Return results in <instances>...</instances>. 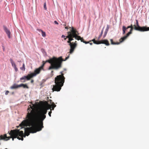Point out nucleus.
Masks as SVG:
<instances>
[{
    "label": "nucleus",
    "mask_w": 149,
    "mask_h": 149,
    "mask_svg": "<svg viewBox=\"0 0 149 149\" xmlns=\"http://www.w3.org/2000/svg\"><path fill=\"white\" fill-rule=\"evenodd\" d=\"M20 69L23 71H24L25 70V65L24 63L23 64L22 67L20 68Z\"/></svg>",
    "instance_id": "22"
},
{
    "label": "nucleus",
    "mask_w": 149,
    "mask_h": 149,
    "mask_svg": "<svg viewBox=\"0 0 149 149\" xmlns=\"http://www.w3.org/2000/svg\"><path fill=\"white\" fill-rule=\"evenodd\" d=\"M63 25L64 26H65V24H63Z\"/></svg>",
    "instance_id": "43"
},
{
    "label": "nucleus",
    "mask_w": 149,
    "mask_h": 149,
    "mask_svg": "<svg viewBox=\"0 0 149 149\" xmlns=\"http://www.w3.org/2000/svg\"><path fill=\"white\" fill-rule=\"evenodd\" d=\"M70 46V49L69 53L70 54H72L73 52L77 46L76 45V44L73 43V42H72V43Z\"/></svg>",
    "instance_id": "11"
},
{
    "label": "nucleus",
    "mask_w": 149,
    "mask_h": 149,
    "mask_svg": "<svg viewBox=\"0 0 149 149\" xmlns=\"http://www.w3.org/2000/svg\"><path fill=\"white\" fill-rule=\"evenodd\" d=\"M67 38H66V36L65 37V38H64V40H65Z\"/></svg>",
    "instance_id": "39"
},
{
    "label": "nucleus",
    "mask_w": 149,
    "mask_h": 149,
    "mask_svg": "<svg viewBox=\"0 0 149 149\" xmlns=\"http://www.w3.org/2000/svg\"><path fill=\"white\" fill-rule=\"evenodd\" d=\"M66 36H65V35H63L61 36V38H65Z\"/></svg>",
    "instance_id": "32"
},
{
    "label": "nucleus",
    "mask_w": 149,
    "mask_h": 149,
    "mask_svg": "<svg viewBox=\"0 0 149 149\" xmlns=\"http://www.w3.org/2000/svg\"><path fill=\"white\" fill-rule=\"evenodd\" d=\"M53 72V71H51V72H52V73Z\"/></svg>",
    "instance_id": "42"
},
{
    "label": "nucleus",
    "mask_w": 149,
    "mask_h": 149,
    "mask_svg": "<svg viewBox=\"0 0 149 149\" xmlns=\"http://www.w3.org/2000/svg\"><path fill=\"white\" fill-rule=\"evenodd\" d=\"M19 85H17L16 84H14L13 86H11L10 87L11 89H13L17 88L20 87Z\"/></svg>",
    "instance_id": "17"
},
{
    "label": "nucleus",
    "mask_w": 149,
    "mask_h": 149,
    "mask_svg": "<svg viewBox=\"0 0 149 149\" xmlns=\"http://www.w3.org/2000/svg\"><path fill=\"white\" fill-rule=\"evenodd\" d=\"M42 69H43L42 68H40V67L39 68L36 69L34 70V72L31 73L30 74L32 78L36 76L37 74H39L41 70Z\"/></svg>",
    "instance_id": "8"
},
{
    "label": "nucleus",
    "mask_w": 149,
    "mask_h": 149,
    "mask_svg": "<svg viewBox=\"0 0 149 149\" xmlns=\"http://www.w3.org/2000/svg\"><path fill=\"white\" fill-rule=\"evenodd\" d=\"M48 102L45 101L41 103L39 109L36 110L33 109L32 106L31 105V108H29V111L28 113L29 119L31 121H34L36 119L43 125V121L46 118V114L47 110L51 108Z\"/></svg>",
    "instance_id": "1"
},
{
    "label": "nucleus",
    "mask_w": 149,
    "mask_h": 149,
    "mask_svg": "<svg viewBox=\"0 0 149 149\" xmlns=\"http://www.w3.org/2000/svg\"><path fill=\"white\" fill-rule=\"evenodd\" d=\"M103 29H102V30L101 31V34L102 35V34H103Z\"/></svg>",
    "instance_id": "35"
},
{
    "label": "nucleus",
    "mask_w": 149,
    "mask_h": 149,
    "mask_svg": "<svg viewBox=\"0 0 149 149\" xmlns=\"http://www.w3.org/2000/svg\"><path fill=\"white\" fill-rule=\"evenodd\" d=\"M100 41H97L95 40L94 42V43L96 44H100Z\"/></svg>",
    "instance_id": "23"
},
{
    "label": "nucleus",
    "mask_w": 149,
    "mask_h": 149,
    "mask_svg": "<svg viewBox=\"0 0 149 149\" xmlns=\"http://www.w3.org/2000/svg\"><path fill=\"white\" fill-rule=\"evenodd\" d=\"M109 29V26L108 25H107V27L105 29V31L108 32Z\"/></svg>",
    "instance_id": "24"
},
{
    "label": "nucleus",
    "mask_w": 149,
    "mask_h": 149,
    "mask_svg": "<svg viewBox=\"0 0 149 149\" xmlns=\"http://www.w3.org/2000/svg\"><path fill=\"white\" fill-rule=\"evenodd\" d=\"M74 28L73 27L71 28V30L70 31L68 32L67 33L68 36H66V38H68V40L67 42L68 43L70 46L72 43L71 41L73 40V38H75Z\"/></svg>",
    "instance_id": "6"
},
{
    "label": "nucleus",
    "mask_w": 149,
    "mask_h": 149,
    "mask_svg": "<svg viewBox=\"0 0 149 149\" xmlns=\"http://www.w3.org/2000/svg\"><path fill=\"white\" fill-rule=\"evenodd\" d=\"M102 34H100V35H99V38H100L101 37V36H102Z\"/></svg>",
    "instance_id": "38"
},
{
    "label": "nucleus",
    "mask_w": 149,
    "mask_h": 149,
    "mask_svg": "<svg viewBox=\"0 0 149 149\" xmlns=\"http://www.w3.org/2000/svg\"><path fill=\"white\" fill-rule=\"evenodd\" d=\"M73 43H75V44H76V45L77 46V42L76 41H75L74 42H73Z\"/></svg>",
    "instance_id": "37"
},
{
    "label": "nucleus",
    "mask_w": 149,
    "mask_h": 149,
    "mask_svg": "<svg viewBox=\"0 0 149 149\" xmlns=\"http://www.w3.org/2000/svg\"><path fill=\"white\" fill-rule=\"evenodd\" d=\"M89 42V43L90 44V45H92V43H91L90 42H90V41Z\"/></svg>",
    "instance_id": "40"
},
{
    "label": "nucleus",
    "mask_w": 149,
    "mask_h": 149,
    "mask_svg": "<svg viewBox=\"0 0 149 149\" xmlns=\"http://www.w3.org/2000/svg\"><path fill=\"white\" fill-rule=\"evenodd\" d=\"M27 113L25 118V119L23 120L20 125L23 126H29V127L24 128L25 130L23 137H25L26 136H28L30 133H35L37 132L41 131L43 128V126L35 119L34 121H31L29 119Z\"/></svg>",
    "instance_id": "2"
},
{
    "label": "nucleus",
    "mask_w": 149,
    "mask_h": 149,
    "mask_svg": "<svg viewBox=\"0 0 149 149\" xmlns=\"http://www.w3.org/2000/svg\"><path fill=\"white\" fill-rule=\"evenodd\" d=\"M1 143H0V145H1Z\"/></svg>",
    "instance_id": "45"
},
{
    "label": "nucleus",
    "mask_w": 149,
    "mask_h": 149,
    "mask_svg": "<svg viewBox=\"0 0 149 149\" xmlns=\"http://www.w3.org/2000/svg\"><path fill=\"white\" fill-rule=\"evenodd\" d=\"M69 57V56L66 57L65 59L63 60L62 56H60L58 58H56L55 57L50 58L46 61H43L42 65L40 66V68L43 69V67L45 64L47 62H48L51 64V65L49 67L48 69L58 70L62 67V63L63 61H65L67 60Z\"/></svg>",
    "instance_id": "3"
},
{
    "label": "nucleus",
    "mask_w": 149,
    "mask_h": 149,
    "mask_svg": "<svg viewBox=\"0 0 149 149\" xmlns=\"http://www.w3.org/2000/svg\"><path fill=\"white\" fill-rule=\"evenodd\" d=\"M54 23L55 24H58V23L56 21H54Z\"/></svg>",
    "instance_id": "30"
},
{
    "label": "nucleus",
    "mask_w": 149,
    "mask_h": 149,
    "mask_svg": "<svg viewBox=\"0 0 149 149\" xmlns=\"http://www.w3.org/2000/svg\"><path fill=\"white\" fill-rule=\"evenodd\" d=\"M75 34V39L79 40H80L81 42H84V40L83 38H81L80 36H79L78 35L79 34L78 32L77 31V30L74 29Z\"/></svg>",
    "instance_id": "10"
},
{
    "label": "nucleus",
    "mask_w": 149,
    "mask_h": 149,
    "mask_svg": "<svg viewBox=\"0 0 149 149\" xmlns=\"http://www.w3.org/2000/svg\"><path fill=\"white\" fill-rule=\"evenodd\" d=\"M38 30L39 31H41L42 33V35L43 37H45L46 36V33L45 32L43 31L41 29H38Z\"/></svg>",
    "instance_id": "21"
},
{
    "label": "nucleus",
    "mask_w": 149,
    "mask_h": 149,
    "mask_svg": "<svg viewBox=\"0 0 149 149\" xmlns=\"http://www.w3.org/2000/svg\"><path fill=\"white\" fill-rule=\"evenodd\" d=\"M95 40V39H93L92 40H91L90 41V42L93 41V42L94 43V42Z\"/></svg>",
    "instance_id": "31"
},
{
    "label": "nucleus",
    "mask_w": 149,
    "mask_h": 149,
    "mask_svg": "<svg viewBox=\"0 0 149 149\" xmlns=\"http://www.w3.org/2000/svg\"><path fill=\"white\" fill-rule=\"evenodd\" d=\"M10 62L12 64V66L14 67V69L16 72H17L18 71V69L17 68L16 65L15 63L14 62L12 59H11L10 60Z\"/></svg>",
    "instance_id": "16"
},
{
    "label": "nucleus",
    "mask_w": 149,
    "mask_h": 149,
    "mask_svg": "<svg viewBox=\"0 0 149 149\" xmlns=\"http://www.w3.org/2000/svg\"><path fill=\"white\" fill-rule=\"evenodd\" d=\"M65 29H68V27H67V26L65 27Z\"/></svg>",
    "instance_id": "41"
},
{
    "label": "nucleus",
    "mask_w": 149,
    "mask_h": 149,
    "mask_svg": "<svg viewBox=\"0 0 149 149\" xmlns=\"http://www.w3.org/2000/svg\"><path fill=\"white\" fill-rule=\"evenodd\" d=\"M33 82H34V81H33V79H32V80H31V83H33Z\"/></svg>",
    "instance_id": "36"
},
{
    "label": "nucleus",
    "mask_w": 149,
    "mask_h": 149,
    "mask_svg": "<svg viewBox=\"0 0 149 149\" xmlns=\"http://www.w3.org/2000/svg\"><path fill=\"white\" fill-rule=\"evenodd\" d=\"M63 72H61V75L57 76L55 79V84L53 86L52 90L53 91H59L61 88L63 86L65 81V77L64 76Z\"/></svg>",
    "instance_id": "5"
},
{
    "label": "nucleus",
    "mask_w": 149,
    "mask_h": 149,
    "mask_svg": "<svg viewBox=\"0 0 149 149\" xmlns=\"http://www.w3.org/2000/svg\"><path fill=\"white\" fill-rule=\"evenodd\" d=\"M103 29H102V30L101 31V34L102 35V34H103Z\"/></svg>",
    "instance_id": "34"
},
{
    "label": "nucleus",
    "mask_w": 149,
    "mask_h": 149,
    "mask_svg": "<svg viewBox=\"0 0 149 149\" xmlns=\"http://www.w3.org/2000/svg\"><path fill=\"white\" fill-rule=\"evenodd\" d=\"M20 87H23L24 88H28L29 87L27 86V85L26 84H21L19 85Z\"/></svg>",
    "instance_id": "20"
},
{
    "label": "nucleus",
    "mask_w": 149,
    "mask_h": 149,
    "mask_svg": "<svg viewBox=\"0 0 149 149\" xmlns=\"http://www.w3.org/2000/svg\"><path fill=\"white\" fill-rule=\"evenodd\" d=\"M110 40V41L111 42V44H112V45H118V44H120V42H113V40L112 39H111Z\"/></svg>",
    "instance_id": "19"
},
{
    "label": "nucleus",
    "mask_w": 149,
    "mask_h": 149,
    "mask_svg": "<svg viewBox=\"0 0 149 149\" xmlns=\"http://www.w3.org/2000/svg\"><path fill=\"white\" fill-rule=\"evenodd\" d=\"M10 136L7 137L6 134H5L4 136L1 135L0 136V140L5 139L6 141L9 140L10 138H12V140H14V139L17 138L19 140H21L23 141L24 139L23 136L24 135L23 131H19V130H11L9 133Z\"/></svg>",
    "instance_id": "4"
},
{
    "label": "nucleus",
    "mask_w": 149,
    "mask_h": 149,
    "mask_svg": "<svg viewBox=\"0 0 149 149\" xmlns=\"http://www.w3.org/2000/svg\"><path fill=\"white\" fill-rule=\"evenodd\" d=\"M107 32H108L107 31H105V32H104V37H105V36H106V35H107Z\"/></svg>",
    "instance_id": "26"
},
{
    "label": "nucleus",
    "mask_w": 149,
    "mask_h": 149,
    "mask_svg": "<svg viewBox=\"0 0 149 149\" xmlns=\"http://www.w3.org/2000/svg\"><path fill=\"white\" fill-rule=\"evenodd\" d=\"M9 93V92L8 91H6V92H5V94L6 95H7L8 94V93Z\"/></svg>",
    "instance_id": "29"
},
{
    "label": "nucleus",
    "mask_w": 149,
    "mask_h": 149,
    "mask_svg": "<svg viewBox=\"0 0 149 149\" xmlns=\"http://www.w3.org/2000/svg\"><path fill=\"white\" fill-rule=\"evenodd\" d=\"M29 106H30V108H28V112H29V110H28V109H29V108H30V109H31V110H32V109H31V105H29ZM33 106H34V105H33ZM32 106L33 107V109H34V110H35V109H34V107H33V106Z\"/></svg>",
    "instance_id": "27"
},
{
    "label": "nucleus",
    "mask_w": 149,
    "mask_h": 149,
    "mask_svg": "<svg viewBox=\"0 0 149 149\" xmlns=\"http://www.w3.org/2000/svg\"><path fill=\"white\" fill-rule=\"evenodd\" d=\"M149 31V27L148 28V31Z\"/></svg>",
    "instance_id": "44"
},
{
    "label": "nucleus",
    "mask_w": 149,
    "mask_h": 149,
    "mask_svg": "<svg viewBox=\"0 0 149 149\" xmlns=\"http://www.w3.org/2000/svg\"><path fill=\"white\" fill-rule=\"evenodd\" d=\"M100 44H104L108 46L109 45V43L108 41L107 40H100Z\"/></svg>",
    "instance_id": "15"
},
{
    "label": "nucleus",
    "mask_w": 149,
    "mask_h": 149,
    "mask_svg": "<svg viewBox=\"0 0 149 149\" xmlns=\"http://www.w3.org/2000/svg\"><path fill=\"white\" fill-rule=\"evenodd\" d=\"M133 29V27L130 29V31L126 34L125 36H123L120 39L119 41H120V42H122L124 41L127 39V37H128L130 34L132 33Z\"/></svg>",
    "instance_id": "9"
},
{
    "label": "nucleus",
    "mask_w": 149,
    "mask_h": 149,
    "mask_svg": "<svg viewBox=\"0 0 149 149\" xmlns=\"http://www.w3.org/2000/svg\"><path fill=\"white\" fill-rule=\"evenodd\" d=\"M51 113H52V111H50L48 113L49 115V116L50 117L51 116Z\"/></svg>",
    "instance_id": "28"
},
{
    "label": "nucleus",
    "mask_w": 149,
    "mask_h": 149,
    "mask_svg": "<svg viewBox=\"0 0 149 149\" xmlns=\"http://www.w3.org/2000/svg\"><path fill=\"white\" fill-rule=\"evenodd\" d=\"M84 43H85L86 44H87V43H89V42H86V41H84Z\"/></svg>",
    "instance_id": "33"
},
{
    "label": "nucleus",
    "mask_w": 149,
    "mask_h": 149,
    "mask_svg": "<svg viewBox=\"0 0 149 149\" xmlns=\"http://www.w3.org/2000/svg\"><path fill=\"white\" fill-rule=\"evenodd\" d=\"M3 29L7 35L8 38H10V32L6 26H3Z\"/></svg>",
    "instance_id": "13"
},
{
    "label": "nucleus",
    "mask_w": 149,
    "mask_h": 149,
    "mask_svg": "<svg viewBox=\"0 0 149 149\" xmlns=\"http://www.w3.org/2000/svg\"><path fill=\"white\" fill-rule=\"evenodd\" d=\"M136 25H134V30L139 31L141 32H143L148 31V27H147L146 26L141 27L139 26L138 20H136Z\"/></svg>",
    "instance_id": "7"
},
{
    "label": "nucleus",
    "mask_w": 149,
    "mask_h": 149,
    "mask_svg": "<svg viewBox=\"0 0 149 149\" xmlns=\"http://www.w3.org/2000/svg\"><path fill=\"white\" fill-rule=\"evenodd\" d=\"M134 26L133 25L131 24L130 26H128L127 28H126L125 26H123L122 30H123V34H124L125 33L126 30L128 28L131 29L133 28Z\"/></svg>",
    "instance_id": "14"
},
{
    "label": "nucleus",
    "mask_w": 149,
    "mask_h": 149,
    "mask_svg": "<svg viewBox=\"0 0 149 149\" xmlns=\"http://www.w3.org/2000/svg\"><path fill=\"white\" fill-rule=\"evenodd\" d=\"M44 8L45 10H47V7L46 6V3H45L44 4Z\"/></svg>",
    "instance_id": "25"
},
{
    "label": "nucleus",
    "mask_w": 149,
    "mask_h": 149,
    "mask_svg": "<svg viewBox=\"0 0 149 149\" xmlns=\"http://www.w3.org/2000/svg\"><path fill=\"white\" fill-rule=\"evenodd\" d=\"M32 78L30 74H29L27 76H24L22 77L21 78H20V80H24V81H22L23 82H24L25 81V80L26 79L27 80H29L31 78Z\"/></svg>",
    "instance_id": "12"
},
{
    "label": "nucleus",
    "mask_w": 149,
    "mask_h": 149,
    "mask_svg": "<svg viewBox=\"0 0 149 149\" xmlns=\"http://www.w3.org/2000/svg\"><path fill=\"white\" fill-rule=\"evenodd\" d=\"M49 106L52 108L51 110H54V107L56 106V105L55 104L54 102H53L51 105H49Z\"/></svg>",
    "instance_id": "18"
}]
</instances>
